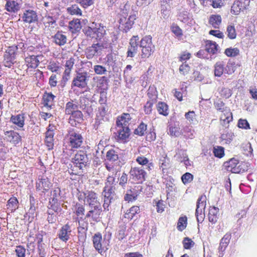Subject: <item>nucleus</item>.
<instances>
[{
  "label": "nucleus",
  "mask_w": 257,
  "mask_h": 257,
  "mask_svg": "<svg viewBox=\"0 0 257 257\" xmlns=\"http://www.w3.org/2000/svg\"><path fill=\"white\" fill-rule=\"evenodd\" d=\"M85 35L97 41H100L106 34L105 27L101 24L93 23L91 26H87L83 29Z\"/></svg>",
  "instance_id": "nucleus-1"
},
{
  "label": "nucleus",
  "mask_w": 257,
  "mask_h": 257,
  "mask_svg": "<svg viewBox=\"0 0 257 257\" xmlns=\"http://www.w3.org/2000/svg\"><path fill=\"white\" fill-rule=\"evenodd\" d=\"M140 46L141 48L142 59L148 58L155 51V47L153 44L152 37L151 35H146L143 37L140 41Z\"/></svg>",
  "instance_id": "nucleus-2"
},
{
  "label": "nucleus",
  "mask_w": 257,
  "mask_h": 257,
  "mask_svg": "<svg viewBox=\"0 0 257 257\" xmlns=\"http://www.w3.org/2000/svg\"><path fill=\"white\" fill-rule=\"evenodd\" d=\"M68 140L70 151L74 152L80 149L83 143V138L78 132L72 130L68 134Z\"/></svg>",
  "instance_id": "nucleus-3"
},
{
  "label": "nucleus",
  "mask_w": 257,
  "mask_h": 257,
  "mask_svg": "<svg viewBox=\"0 0 257 257\" xmlns=\"http://www.w3.org/2000/svg\"><path fill=\"white\" fill-rule=\"evenodd\" d=\"M112 47L110 44L103 42L102 43H94L91 46L86 48L85 51L86 57L88 59H91L95 56L98 55L103 49H106Z\"/></svg>",
  "instance_id": "nucleus-4"
},
{
  "label": "nucleus",
  "mask_w": 257,
  "mask_h": 257,
  "mask_svg": "<svg viewBox=\"0 0 257 257\" xmlns=\"http://www.w3.org/2000/svg\"><path fill=\"white\" fill-rule=\"evenodd\" d=\"M137 18V12H134L128 18L126 15H121L118 21L119 28L123 32H127L132 28Z\"/></svg>",
  "instance_id": "nucleus-5"
},
{
  "label": "nucleus",
  "mask_w": 257,
  "mask_h": 257,
  "mask_svg": "<svg viewBox=\"0 0 257 257\" xmlns=\"http://www.w3.org/2000/svg\"><path fill=\"white\" fill-rule=\"evenodd\" d=\"M72 163L74 167L80 171L82 170L88 164V158L86 152L84 150H79L72 158Z\"/></svg>",
  "instance_id": "nucleus-6"
},
{
  "label": "nucleus",
  "mask_w": 257,
  "mask_h": 257,
  "mask_svg": "<svg viewBox=\"0 0 257 257\" xmlns=\"http://www.w3.org/2000/svg\"><path fill=\"white\" fill-rule=\"evenodd\" d=\"M130 178L138 184H142L147 178V173L142 167H135L130 171Z\"/></svg>",
  "instance_id": "nucleus-7"
},
{
  "label": "nucleus",
  "mask_w": 257,
  "mask_h": 257,
  "mask_svg": "<svg viewBox=\"0 0 257 257\" xmlns=\"http://www.w3.org/2000/svg\"><path fill=\"white\" fill-rule=\"evenodd\" d=\"M109 121V114L108 113V108L104 105H101L98 107V111L96 113L94 127L98 129L100 125L105 122Z\"/></svg>",
  "instance_id": "nucleus-8"
},
{
  "label": "nucleus",
  "mask_w": 257,
  "mask_h": 257,
  "mask_svg": "<svg viewBox=\"0 0 257 257\" xmlns=\"http://www.w3.org/2000/svg\"><path fill=\"white\" fill-rule=\"evenodd\" d=\"M87 72H77L73 78L71 83L72 88L77 87L80 89H84L87 85Z\"/></svg>",
  "instance_id": "nucleus-9"
},
{
  "label": "nucleus",
  "mask_w": 257,
  "mask_h": 257,
  "mask_svg": "<svg viewBox=\"0 0 257 257\" xmlns=\"http://www.w3.org/2000/svg\"><path fill=\"white\" fill-rule=\"evenodd\" d=\"M206 204L205 196H200L197 200L195 216L198 223H202L204 220L205 214L204 210Z\"/></svg>",
  "instance_id": "nucleus-10"
},
{
  "label": "nucleus",
  "mask_w": 257,
  "mask_h": 257,
  "mask_svg": "<svg viewBox=\"0 0 257 257\" xmlns=\"http://www.w3.org/2000/svg\"><path fill=\"white\" fill-rule=\"evenodd\" d=\"M250 0H235L230 9V12L232 15H238L241 12H243L248 9Z\"/></svg>",
  "instance_id": "nucleus-11"
},
{
  "label": "nucleus",
  "mask_w": 257,
  "mask_h": 257,
  "mask_svg": "<svg viewBox=\"0 0 257 257\" xmlns=\"http://www.w3.org/2000/svg\"><path fill=\"white\" fill-rule=\"evenodd\" d=\"M131 130L129 127H118L115 133V139L118 143L125 144L129 141Z\"/></svg>",
  "instance_id": "nucleus-12"
},
{
  "label": "nucleus",
  "mask_w": 257,
  "mask_h": 257,
  "mask_svg": "<svg viewBox=\"0 0 257 257\" xmlns=\"http://www.w3.org/2000/svg\"><path fill=\"white\" fill-rule=\"evenodd\" d=\"M139 37L138 35L133 36L130 40L129 46L127 51V57H134L137 53Z\"/></svg>",
  "instance_id": "nucleus-13"
},
{
  "label": "nucleus",
  "mask_w": 257,
  "mask_h": 257,
  "mask_svg": "<svg viewBox=\"0 0 257 257\" xmlns=\"http://www.w3.org/2000/svg\"><path fill=\"white\" fill-rule=\"evenodd\" d=\"M101 212V206L92 207L91 209L87 212L85 218H91L92 221L98 222L100 221L101 218L100 215Z\"/></svg>",
  "instance_id": "nucleus-14"
},
{
  "label": "nucleus",
  "mask_w": 257,
  "mask_h": 257,
  "mask_svg": "<svg viewBox=\"0 0 257 257\" xmlns=\"http://www.w3.org/2000/svg\"><path fill=\"white\" fill-rule=\"evenodd\" d=\"M242 163H239L238 161L234 159H230L226 163L225 167L228 171L233 173H239L244 171L240 168Z\"/></svg>",
  "instance_id": "nucleus-15"
},
{
  "label": "nucleus",
  "mask_w": 257,
  "mask_h": 257,
  "mask_svg": "<svg viewBox=\"0 0 257 257\" xmlns=\"http://www.w3.org/2000/svg\"><path fill=\"white\" fill-rule=\"evenodd\" d=\"M86 201L91 207L101 206L98 195L94 191L92 190L86 191Z\"/></svg>",
  "instance_id": "nucleus-16"
},
{
  "label": "nucleus",
  "mask_w": 257,
  "mask_h": 257,
  "mask_svg": "<svg viewBox=\"0 0 257 257\" xmlns=\"http://www.w3.org/2000/svg\"><path fill=\"white\" fill-rule=\"evenodd\" d=\"M96 82V87L99 92H106L108 88V79L106 76L96 77L93 78Z\"/></svg>",
  "instance_id": "nucleus-17"
},
{
  "label": "nucleus",
  "mask_w": 257,
  "mask_h": 257,
  "mask_svg": "<svg viewBox=\"0 0 257 257\" xmlns=\"http://www.w3.org/2000/svg\"><path fill=\"white\" fill-rule=\"evenodd\" d=\"M4 140L16 146L21 141V137L18 133L14 131H10L5 133Z\"/></svg>",
  "instance_id": "nucleus-18"
},
{
  "label": "nucleus",
  "mask_w": 257,
  "mask_h": 257,
  "mask_svg": "<svg viewBox=\"0 0 257 257\" xmlns=\"http://www.w3.org/2000/svg\"><path fill=\"white\" fill-rule=\"evenodd\" d=\"M51 187V183L49 179L45 176H43L41 178L39 179L36 182L37 190L41 191L43 192H46L49 191Z\"/></svg>",
  "instance_id": "nucleus-19"
},
{
  "label": "nucleus",
  "mask_w": 257,
  "mask_h": 257,
  "mask_svg": "<svg viewBox=\"0 0 257 257\" xmlns=\"http://www.w3.org/2000/svg\"><path fill=\"white\" fill-rule=\"evenodd\" d=\"M84 108L83 105L79 104L75 100H71L66 104L65 114L70 115L79 109H83Z\"/></svg>",
  "instance_id": "nucleus-20"
},
{
  "label": "nucleus",
  "mask_w": 257,
  "mask_h": 257,
  "mask_svg": "<svg viewBox=\"0 0 257 257\" xmlns=\"http://www.w3.org/2000/svg\"><path fill=\"white\" fill-rule=\"evenodd\" d=\"M132 119L130 114L123 113L120 116L117 117L116 124L118 127H129Z\"/></svg>",
  "instance_id": "nucleus-21"
},
{
  "label": "nucleus",
  "mask_w": 257,
  "mask_h": 257,
  "mask_svg": "<svg viewBox=\"0 0 257 257\" xmlns=\"http://www.w3.org/2000/svg\"><path fill=\"white\" fill-rule=\"evenodd\" d=\"M71 232V229L70 225L67 223L62 226L59 231L58 235L61 240L66 242L69 240Z\"/></svg>",
  "instance_id": "nucleus-22"
},
{
  "label": "nucleus",
  "mask_w": 257,
  "mask_h": 257,
  "mask_svg": "<svg viewBox=\"0 0 257 257\" xmlns=\"http://www.w3.org/2000/svg\"><path fill=\"white\" fill-rule=\"evenodd\" d=\"M75 59L73 57L70 58L66 60L65 64V70L63 74L62 79L65 81H67L69 79L74 64Z\"/></svg>",
  "instance_id": "nucleus-23"
},
{
  "label": "nucleus",
  "mask_w": 257,
  "mask_h": 257,
  "mask_svg": "<svg viewBox=\"0 0 257 257\" xmlns=\"http://www.w3.org/2000/svg\"><path fill=\"white\" fill-rule=\"evenodd\" d=\"M102 234L100 232L95 233L92 236L93 246L98 253L100 254L104 252V249L102 245Z\"/></svg>",
  "instance_id": "nucleus-24"
},
{
  "label": "nucleus",
  "mask_w": 257,
  "mask_h": 257,
  "mask_svg": "<svg viewBox=\"0 0 257 257\" xmlns=\"http://www.w3.org/2000/svg\"><path fill=\"white\" fill-rule=\"evenodd\" d=\"M70 115L69 123L72 126H76L77 123H80L83 120V113L79 109Z\"/></svg>",
  "instance_id": "nucleus-25"
},
{
  "label": "nucleus",
  "mask_w": 257,
  "mask_h": 257,
  "mask_svg": "<svg viewBox=\"0 0 257 257\" xmlns=\"http://www.w3.org/2000/svg\"><path fill=\"white\" fill-rule=\"evenodd\" d=\"M56 96L52 93L45 92L42 97V104L44 106L52 108L54 105V98Z\"/></svg>",
  "instance_id": "nucleus-26"
},
{
  "label": "nucleus",
  "mask_w": 257,
  "mask_h": 257,
  "mask_svg": "<svg viewBox=\"0 0 257 257\" xmlns=\"http://www.w3.org/2000/svg\"><path fill=\"white\" fill-rule=\"evenodd\" d=\"M138 191L135 188H131L127 190L124 196V200L128 202H132L138 199Z\"/></svg>",
  "instance_id": "nucleus-27"
},
{
  "label": "nucleus",
  "mask_w": 257,
  "mask_h": 257,
  "mask_svg": "<svg viewBox=\"0 0 257 257\" xmlns=\"http://www.w3.org/2000/svg\"><path fill=\"white\" fill-rule=\"evenodd\" d=\"M222 22L220 15H211L208 19V23L214 29H219Z\"/></svg>",
  "instance_id": "nucleus-28"
},
{
  "label": "nucleus",
  "mask_w": 257,
  "mask_h": 257,
  "mask_svg": "<svg viewBox=\"0 0 257 257\" xmlns=\"http://www.w3.org/2000/svg\"><path fill=\"white\" fill-rule=\"evenodd\" d=\"M221 112L220 121L222 122L223 125L228 124L232 120V113L229 108L226 109Z\"/></svg>",
  "instance_id": "nucleus-29"
},
{
  "label": "nucleus",
  "mask_w": 257,
  "mask_h": 257,
  "mask_svg": "<svg viewBox=\"0 0 257 257\" xmlns=\"http://www.w3.org/2000/svg\"><path fill=\"white\" fill-rule=\"evenodd\" d=\"M141 212L139 206L134 205L127 209L124 214V217L128 220H132L134 216Z\"/></svg>",
  "instance_id": "nucleus-30"
},
{
  "label": "nucleus",
  "mask_w": 257,
  "mask_h": 257,
  "mask_svg": "<svg viewBox=\"0 0 257 257\" xmlns=\"http://www.w3.org/2000/svg\"><path fill=\"white\" fill-rule=\"evenodd\" d=\"M219 209L215 206L210 207L208 213V220L210 222L215 224L218 220Z\"/></svg>",
  "instance_id": "nucleus-31"
},
{
  "label": "nucleus",
  "mask_w": 257,
  "mask_h": 257,
  "mask_svg": "<svg viewBox=\"0 0 257 257\" xmlns=\"http://www.w3.org/2000/svg\"><path fill=\"white\" fill-rule=\"evenodd\" d=\"M53 39L55 43L59 46L64 45L67 42V37L62 31H58L54 36Z\"/></svg>",
  "instance_id": "nucleus-32"
},
{
  "label": "nucleus",
  "mask_w": 257,
  "mask_h": 257,
  "mask_svg": "<svg viewBox=\"0 0 257 257\" xmlns=\"http://www.w3.org/2000/svg\"><path fill=\"white\" fill-rule=\"evenodd\" d=\"M156 108L160 115L167 116L169 113V106L164 102L159 101L156 105Z\"/></svg>",
  "instance_id": "nucleus-33"
},
{
  "label": "nucleus",
  "mask_w": 257,
  "mask_h": 257,
  "mask_svg": "<svg viewBox=\"0 0 257 257\" xmlns=\"http://www.w3.org/2000/svg\"><path fill=\"white\" fill-rule=\"evenodd\" d=\"M136 161L138 164L142 166L147 165V170L149 171L152 170L153 163L152 162L149 163V161L146 157L142 155L139 156L137 157Z\"/></svg>",
  "instance_id": "nucleus-34"
},
{
  "label": "nucleus",
  "mask_w": 257,
  "mask_h": 257,
  "mask_svg": "<svg viewBox=\"0 0 257 257\" xmlns=\"http://www.w3.org/2000/svg\"><path fill=\"white\" fill-rule=\"evenodd\" d=\"M69 29L72 33H76L81 29V24L80 19H75L69 23Z\"/></svg>",
  "instance_id": "nucleus-35"
},
{
  "label": "nucleus",
  "mask_w": 257,
  "mask_h": 257,
  "mask_svg": "<svg viewBox=\"0 0 257 257\" xmlns=\"http://www.w3.org/2000/svg\"><path fill=\"white\" fill-rule=\"evenodd\" d=\"M218 45L215 42L207 40L205 42V50L209 54H215L218 50Z\"/></svg>",
  "instance_id": "nucleus-36"
},
{
  "label": "nucleus",
  "mask_w": 257,
  "mask_h": 257,
  "mask_svg": "<svg viewBox=\"0 0 257 257\" xmlns=\"http://www.w3.org/2000/svg\"><path fill=\"white\" fill-rule=\"evenodd\" d=\"M54 135L52 132H48L45 133V144L48 150H52L54 148Z\"/></svg>",
  "instance_id": "nucleus-37"
},
{
  "label": "nucleus",
  "mask_w": 257,
  "mask_h": 257,
  "mask_svg": "<svg viewBox=\"0 0 257 257\" xmlns=\"http://www.w3.org/2000/svg\"><path fill=\"white\" fill-rule=\"evenodd\" d=\"M42 21L45 28H48V29L51 30V28H54L57 25L56 21L51 16H45L43 18Z\"/></svg>",
  "instance_id": "nucleus-38"
},
{
  "label": "nucleus",
  "mask_w": 257,
  "mask_h": 257,
  "mask_svg": "<svg viewBox=\"0 0 257 257\" xmlns=\"http://www.w3.org/2000/svg\"><path fill=\"white\" fill-rule=\"evenodd\" d=\"M19 202L17 198L11 197L7 202V208L11 212H14L18 208Z\"/></svg>",
  "instance_id": "nucleus-39"
},
{
  "label": "nucleus",
  "mask_w": 257,
  "mask_h": 257,
  "mask_svg": "<svg viewBox=\"0 0 257 257\" xmlns=\"http://www.w3.org/2000/svg\"><path fill=\"white\" fill-rule=\"evenodd\" d=\"M85 207L84 205L78 203H77L74 206L73 213L77 216V219H79V217L81 218V216L84 215L85 212Z\"/></svg>",
  "instance_id": "nucleus-40"
},
{
  "label": "nucleus",
  "mask_w": 257,
  "mask_h": 257,
  "mask_svg": "<svg viewBox=\"0 0 257 257\" xmlns=\"http://www.w3.org/2000/svg\"><path fill=\"white\" fill-rule=\"evenodd\" d=\"M231 237V233L230 232H227L221 238L219 244V249L221 250H224L228 246L230 242Z\"/></svg>",
  "instance_id": "nucleus-41"
},
{
  "label": "nucleus",
  "mask_w": 257,
  "mask_h": 257,
  "mask_svg": "<svg viewBox=\"0 0 257 257\" xmlns=\"http://www.w3.org/2000/svg\"><path fill=\"white\" fill-rule=\"evenodd\" d=\"M147 96L149 98L147 101L157 103L158 99L157 91L153 87H150L147 92Z\"/></svg>",
  "instance_id": "nucleus-42"
},
{
  "label": "nucleus",
  "mask_w": 257,
  "mask_h": 257,
  "mask_svg": "<svg viewBox=\"0 0 257 257\" xmlns=\"http://www.w3.org/2000/svg\"><path fill=\"white\" fill-rule=\"evenodd\" d=\"M5 7L7 11L9 12H15L19 10L18 4L15 1H7Z\"/></svg>",
  "instance_id": "nucleus-43"
},
{
  "label": "nucleus",
  "mask_w": 257,
  "mask_h": 257,
  "mask_svg": "<svg viewBox=\"0 0 257 257\" xmlns=\"http://www.w3.org/2000/svg\"><path fill=\"white\" fill-rule=\"evenodd\" d=\"M239 49L237 48L229 47L225 49L224 53L228 57H235L239 55Z\"/></svg>",
  "instance_id": "nucleus-44"
},
{
  "label": "nucleus",
  "mask_w": 257,
  "mask_h": 257,
  "mask_svg": "<svg viewBox=\"0 0 257 257\" xmlns=\"http://www.w3.org/2000/svg\"><path fill=\"white\" fill-rule=\"evenodd\" d=\"M187 224L186 216L180 217L177 222V228L179 231H182L186 228Z\"/></svg>",
  "instance_id": "nucleus-45"
},
{
  "label": "nucleus",
  "mask_w": 257,
  "mask_h": 257,
  "mask_svg": "<svg viewBox=\"0 0 257 257\" xmlns=\"http://www.w3.org/2000/svg\"><path fill=\"white\" fill-rule=\"evenodd\" d=\"M67 11L71 15L82 16V11L76 4L67 8Z\"/></svg>",
  "instance_id": "nucleus-46"
},
{
  "label": "nucleus",
  "mask_w": 257,
  "mask_h": 257,
  "mask_svg": "<svg viewBox=\"0 0 257 257\" xmlns=\"http://www.w3.org/2000/svg\"><path fill=\"white\" fill-rule=\"evenodd\" d=\"M224 71V65L222 62H217L214 66V75L220 77Z\"/></svg>",
  "instance_id": "nucleus-47"
},
{
  "label": "nucleus",
  "mask_w": 257,
  "mask_h": 257,
  "mask_svg": "<svg viewBox=\"0 0 257 257\" xmlns=\"http://www.w3.org/2000/svg\"><path fill=\"white\" fill-rule=\"evenodd\" d=\"M226 34L228 38L231 40L235 39L236 38L237 33L233 25H229L227 26Z\"/></svg>",
  "instance_id": "nucleus-48"
},
{
  "label": "nucleus",
  "mask_w": 257,
  "mask_h": 257,
  "mask_svg": "<svg viewBox=\"0 0 257 257\" xmlns=\"http://www.w3.org/2000/svg\"><path fill=\"white\" fill-rule=\"evenodd\" d=\"M170 29L171 32L178 39L181 38L183 36V31L177 24L173 23L171 26Z\"/></svg>",
  "instance_id": "nucleus-49"
},
{
  "label": "nucleus",
  "mask_w": 257,
  "mask_h": 257,
  "mask_svg": "<svg viewBox=\"0 0 257 257\" xmlns=\"http://www.w3.org/2000/svg\"><path fill=\"white\" fill-rule=\"evenodd\" d=\"M11 121L20 127H23L24 124V116L21 114H18L16 116L12 115L11 118Z\"/></svg>",
  "instance_id": "nucleus-50"
},
{
  "label": "nucleus",
  "mask_w": 257,
  "mask_h": 257,
  "mask_svg": "<svg viewBox=\"0 0 257 257\" xmlns=\"http://www.w3.org/2000/svg\"><path fill=\"white\" fill-rule=\"evenodd\" d=\"M194 130L190 126H186L183 127L182 134L186 139H192L194 138Z\"/></svg>",
  "instance_id": "nucleus-51"
},
{
  "label": "nucleus",
  "mask_w": 257,
  "mask_h": 257,
  "mask_svg": "<svg viewBox=\"0 0 257 257\" xmlns=\"http://www.w3.org/2000/svg\"><path fill=\"white\" fill-rule=\"evenodd\" d=\"M103 192L104 193V198H107L109 199H112V195L114 193V187L113 186H108L105 185L103 188Z\"/></svg>",
  "instance_id": "nucleus-52"
},
{
  "label": "nucleus",
  "mask_w": 257,
  "mask_h": 257,
  "mask_svg": "<svg viewBox=\"0 0 257 257\" xmlns=\"http://www.w3.org/2000/svg\"><path fill=\"white\" fill-rule=\"evenodd\" d=\"M147 128V125L142 122L134 131V134L139 136H143L145 135Z\"/></svg>",
  "instance_id": "nucleus-53"
},
{
  "label": "nucleus",
  "mask_w": 257,
  "mask_h": 257,
  "mask_svg": "<svg viewBox=\"0 0 257 257\" xmlns=\"http://www.w3.org/2000/svg\"><path fill=\"white\" fill-rule=\"evenodd\" d=\"M213 153L215 157L221 158L224 156V148L221 146H215L213 147Z\"/></svg>",
  "instance_id": "nucleus-54"
},
{
  "label": "nucleus",
  "mask_w": 257,
  "mask_h": 257,
  "mask_svg": "<svg viewBox=\"0 0 257 257\" xmlns=\"http://www.w3.org/2000/svg\"><path fill=\"white\" fill-rule=\"evenodd\" d=\"M126 229V226L124 224L119 226L117 232L116 233V237L118 240H121L125 237L126 236L125 233Z\"/></svg>",
  "instance_id": "nucleus-55"
},
{
  "label": "nucleus",
  "mask_w": 257,
  "mask_h": 257,
  "mask_svg": "<svg viewBox=\"0 0 257 257\" xmlns=\"http://www.w3.org/2000/svg\"><path fill=\"white\" fill-rule=\"evenodd\" d=\"M106 157L107 160L112 162L115 161L118 159L117 153L113 149H111L107 152Z\"/></svg>",
  "instance_id": "nucleus-56"
},
{
  "label": "nucleus",
  "mask_w": 257,
  "mask_h": 257,
  "mask_svg": "<svg viewBox=\"0 0 257 257\" xmlns=\"http://www.w3.org/2000/svg\"><path fill=\"white\" fill-rule=\"evenodd\" d=\"M169 131L171 136L177 137L182 134V131L179 126H171L169 127Z\"/></svg>",
  "instance_id": "nucleus-57"
},
{
  "label": "nucleus",
  "mask_w": 257,
  "mask_h": 257,
  "mask_svg": "<svg viewBox=\"0 0 257 257\" xmlns=\"http://www.w3.org/2000/svg\"><path fill=\"white\" fill-rule=\"evenodd\" d=\"M154 202L155 203L156 206V210L158 213H161L166 208V205L164 203V201L162 200H155Z\"/></svg>",
  "instance_id": "nucleus-58"
},
{
  "label": "nucleus",
  "mask_w": 257,
  "mask_h": 257,
  "mask_svg": "<svg viewBox=\"0 0 257 257\" xmlns=\"http://www.w3.org/2000/svg\"><path fill=\"white\" fill-rule=\"evenodd\" d=\"M17 46L13 45L10 46L6 51V53L8 54V57L12 58V59H15V56L16 52L17 51Z\"/></svg>",
  "instance_id": "nucleus-59"
},
{
  "label": "nucleus",
  "mask_w": 257,
  "mask_h": 257,
  "mask_svg": "<svg viewBox=\"0 0 257 257\" xmlns=\"http://www.w3.org/2000/svg\"><path fill=\"white\" fill-rule=\"evenodd\" d=\"M78 233L85 234L88 229V223L86 221L80 222V219L78 220Z\"/></svg>",
  "instance_id": "nucleus-60"
},
{
  "label": "nucleus",
  "mask_w": 257,
  "mask_h": 257,
  "mask_svg": "<svg viewBox=\"0 0 257 257\" xmlns=\"http://www.w3.org/2000/svg\"><path fill=\"white\" fill-rule=\"evenodd\" d=\"M22 19L25 23L30 24L32 22V10H29L26 11L24 13Z\"/></svg>",
  "instance_id": "nucleus-61"
},
{
  "label": "nucleus",
  "mask_w": 257,
  "mask_h": 257,
  "mask_svg": "<svg viewBox=\"0 0 257 257\" xmlns=\"http://www.w3.org/2000/svg\"><path fill=\"white\" fill-rule=\"evenodd\" d=\"M237 126L239 128L244 130L250 128L249 123L246 119H239L237 122Z\"/></svg>",
  "instance_id": "nucleus-62"
},
{
  "label": "nucleus",
  "mask_w": 257,
  "mask_h": 257,
  "mask_svg": "<svg viewBox=\"0 0 257 257\" xmlns=\"http://www.w3.org/2000/svg\"><path fill=\"white\" fill-rule=\"evenodd\" d=\"M179 72L183 75H186L189 74L190 71V67L186 62L183 63L179 67Z\"/></svg>",
  "instance_id": "nucleus-63"
},
{
  "label": "nucleus",
  "mask_w": 257,
  "mask_h": 257,
  "mask_svg": "<svg viewBox=\"0 0 257 257\" xmlns=\"http://www.w3.org/2000/svg\"><path fill=\"white\" fill-rule=\"evenodd\" d=\"M193 178V175L192 174L187 172L182 176L181 180L183 184H186L191 182Z\"/></svg>",
  "instance_id": "nucleus-64"
}]
</instances>
